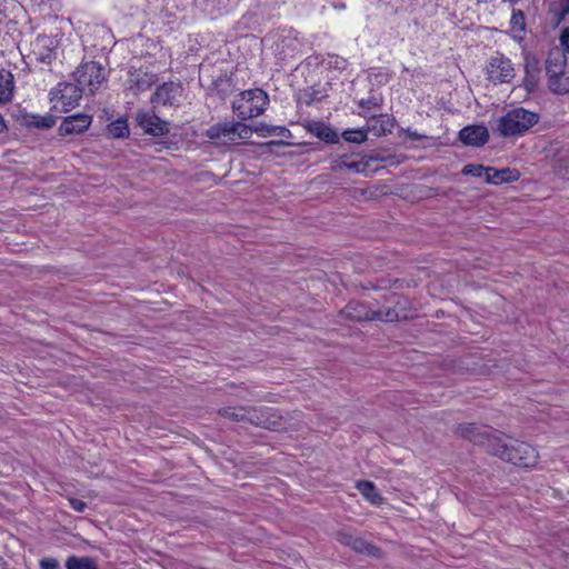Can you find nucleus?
<instances>
[{
    "mask_svg": "<svg viewBox=\"0 0 569 569\" xmlns=\"http://www.w3.org/2000/svg\"><path fill=\"white\" fill-rule=\"evenodd\" d=\"M490 67L492 69H497L498 71H512L513 67L511 64V61L506 58L501 53H496V56L491 57L490 59Z\"/></svg>",
    "mask_w": 569,
    "mask_h": 569,
    "instance_id": "nucleus-31",
    "label": "nucleus"
},
{
    "mask_svg": "<svg viewBox=\"0 0 569 569\" xmlns=\"http://www.w3.org/2000/svg\"><path fill=\"white\" fill-rule=\"evenodd\" d=\"M136 120L138 126L148 134L161 137L169 132V122L160 119L151 111H138Z\"/></svg>",
    "mask_w": 569,
    "mask_h": 569,
    "instance_id": "nucleus-12",
    "label": "nucleus"
},
{
    "mask_svg": "<svg viewBox=\"0 0 569 569\" xmlns=\"http://www.w3.org/2000/svg\"><path fill=\"white\" fill-rule=\"evenodd\" d=\"M58 56V41L49 36H38L32 42V51L29 56L38 62L51 64Z\"/></svg>",
    "mask_w": 569,
    "mask_h": 569,
    "instance_id": "nucleus-9",
    "label": "nucleus"
},
{
    "mask_svg": "<svg viewBox=\"0 0 569 569\" xmlns=\"http://www.w3.org/2000/svg\"><path fill=\"white\" fill-rule=\"evenodd\" d=\"M279 419L280 418L270 408L246 406L244 422L264 429L276 430L281 425Z\"/></svg>",
    "mask_w": 569,
    "mask_h": 569,
    "instance_id": "nucleus-7",
    "label": "nucleus"
},
{
    "mask_svg": "<svg viewBox=\"0 0 569 569\" xmlns=\"http://www.w3.org/2000/svg\"><path fill=\"white\" fill-rule=\"evenodd\" d=\"M4 129H6V123H4L2 116L0 114V132H2Z\"/></svg>",
    "mask_w": 569,
    "mask_h": 569,
    "instance_id": "nucleus-43",
    "label": "nucleus"
},
{
    "mask_svg": "<svg viewBox=\"0 0 569 569\" xmlns=\"http://www.w3.org/2000/svg\"><path fill=\"white\" fill-rule=\"evenodd\" d=\"M340 313L353 321H380V309L366 301H350Z\"/></svg>",
    "mask_w": 569,
    "mask_h": 569,
    "instance_id": "nucleus-8",
    "label": "nucleus"
},
{
    "mask_svg": "<svg viewBox=\"0 0 569 569\" xmlns=\"http://www.w3.org/2000/svg\"><path fill=\"white\" fill-rule=\"evenodd\" d=\"M510 32L519 43L523 41L526 34V17L520 9H512L510 19Z\"/></svg>",
    "mask_w": 569,
    "mask_h": 569,
    "instance_id": "nucleus-20",
    "label": "nucleus"
},
{
    "mask_svg": "<svg viewBox=\"0 0 569 569\" xmlns=\"http://www.w3.org/2000/svg\"><path fill=\"white\" fill-rule=\"evenodd\" d=\"M555 12L559 17L558 22L569 16V0H559L555 4Z\"/></svg>",
    "mask_w": 569,
    "mask_h": 569,
    "instance_id": "nucleus-35",
    "label": "nucleus"
},
{
    "mask_svg": "<svg viewBox=\"0 0 569 569\" xmlns=\"http://www.w3.org/2000/svg\"><path fill=\"white\" fill-rule=\"evenodd\" d=\"M218 415L234 422H244L246 406L224 407L218 410Z\"/></svg>",
    "mask_w": 569,
    "mask_h": 569,
    "instance_id": "nucleus-26",
    "label": "nucleus"
},
{
    "mask_svg": "<svg viewBox=\"0 0 569 569\" xmlns=\"http://www.w3.org/2000/svg\"><path fill=\"white\" fill-rule=\"evenodd\" d=\"M490 452L517 467L532 468L538 462L536 449L522 441L510 440L500 433L490 438Z\"/></svg>",
    "mask_w": 569,
    "mask_h": 569,
    "instance_id": "nucleus-1",
    "label": "nucleus"
},
{
    "mask_svg": "<svg viewBox=\"0 0 569 569\" xmlns=\"http://www.w3.org/2000/svg\"><path fill=\"white\" fill-rule=\"evenodd\" d=\"M525 71H529V62L527 61Z\"/></svg>",
    "mask_w": 569,
    "mask_h": 569,
    "instance_id": "nucleus-46",
    "label": "nucleus"
},
{
    "mask_svg": "<svg viewBox=\"0 0 569 569\" xmlns=\"http://www.w3.org/2000/svg\"><path fill=\"white\" fill-rule=\"evenodd\" d=\"M539 119L540 116L533 111L522 107L515 108L496 121V124L492 126V131L503 138L522 136L529 131L531 127L537 124Z\"/></svg>",
    "mask_w": 569,
    "mask_h": 569,
    "instance_id": "nucleus-2",
    "label": "nucleus"
},
{
    "mask_svg": "<svg viewBox=\"0 0 569 569\" xmlns=\"http://www.w3.org/2000/svg\"><path fill=\"white\" fill-rule=\"evenodd\" d=\"M488 167H485L482 164H466L462 169V174L465 176H472V177H485L486 178V170Z\"/></svg>",
    "mask_w": 569,
    "mask_h": 569,
    "instance_id": "nucleus-33",
    "label": "nucleus"
},
{
    "mask_svg": "<svg viewBox=\"0 0 569 569\" xmlns=\"http://www.w3.org/2000/svg\"><path fill=\"white\" fill-rule=\"evenodd\" d=\"M342 137L348 142L361 143L367 140V131L365 130H346Z\"/></svg>",
    "mask_w": 569,
    "mask_h": 569,
    "instance_id": "nucleus-32",
    "label": "nucleus"
},
{
    "mask_svg": "<svg viewBox=\"0 0 569 569\" xmlns=\"http://www.w3.org/2000/svg\"><path fill=\"white\" fill-rule=\"evenodd\" d=\"M520 178V172L517 169L503 168L495 169L488 167L486 170V182L492 184L515 182Z\"/></svg>",
    "mask_w": 569,
    "mask_h": 569,
    "instance_id": "nucleus-16",
    "label": "nucleus"
},
{
    "mask_svg": "<svg viewBox=\"0 0 569 569\" xmlns=\"http://www.w3.org/2000/svg\"><path fill=\"white\" fill-rule=\"evenodd\" d=\"M306 97H308V99H306V103L310 104L312 101H315L316 99H318L317 97H313L312 94H309L308 92L305 93Z\"/></svg>",
    "mask_w": 569,
    "mask_h": 569,
    "instance_id": "nucleus-42",
    "label": "nucleus"
},
{
    "mask_svg": "<svg viewBox=\"0 0 569 569\" xmlns=\"http://www.w3.org/2000/svg\"><path fill=\"white\" fill-rule=\"evenodd\" d=\"M392 123L390 121H387L386 123H381L380 130L378 131V134H385L386 132H391Z\"/></svg>",
    "mask_w": 569,
    "mask_h": 569,
    "instance_id": "nucleus-40",
    "label": "nucleus"
},
{
    "mask_svg": "<svg viewBox=\"0 0 569 569\" xmlns=\"http://www.w3.org/2000/svg\"><path fill=\"white\" fill-rule=\"evenodd\" d=\"M98 53L84 54L77 71H103L106 69L107 57L102 50H97Z\"/></svg>",
    "mask_w": 569,
    "mask_h": 569,
    "instance_id": "nucleus-19",
    "label": "nucleus"
},
{
    "mask_svg": "<svg viewBox=\"0 0 569 569\" xmlns=\"http://www.w3.org/2000/svg\"><path fill=\"white\" fill-rule=\"evenodd\" d=\"M457 432L479 445H487L488 450L490 451V438L493 436H498L499 432L491 430L490 428L486 426H477L475 423H461L457 427Z\"/></svg>",
    "mask_w": 569,
    "mask_h": 569,
    "instance_id": "nucleus-13",
    "label": "nucleus"
},
{
    "mask_svg": "<svg viewBox=\"0 0 569 569\" xmlns=\"http://www.w3.org/2000/svg\"><path fill=\"white\" fill-rule=\"evenodd\" d=\"M281 43H282V48L288 46V47H292L293 50L298 49V46H299L298 40L296 38H290V37L283 38Z\"/></svg>",
    "mask_w": 569,
    "mask_h": 569,
    "instance_id": "nucleus-39",
    "label": "nucleus"
},
{
    "mask_svg": "<svg viewBox=\"0 0 569 569\" xmlns=\"http://www.w3.org/2000/svg\"><path fill=\"white\" fill-rule=\"evenodd\" d=\"M502 76V78H500L499 80L502 82V81H506L507 77L509 76V73H500Z\"/></svg>",
    "mask_w": 569,
    "mask_h": 569,
    "instance_id": "nucleus-44",
    "label": "nucleus"
},
{
    "mask_svg": "<svg viewBox=\"0 0 569 569\" xmlns=\"http://www.w3.org/2000/svg\"><path fill=\"white\" fill-rule=\"evenodd\" d=\"M339 167L340 168L346 167L347 169H350V170H358V164L356 162L341 161Z\"/></svg>",
    "mask_w": 569,
    "mask_h": 569,
    "instance_id": "nucleus-41",
    "label": "nucleus"
},
{
    "mask_svg": "<svg viewBox=\"0 0 569 569\" xmlns=\"http://www.w3.org/2000/svg\"><path fill=\"white\" fill-rule=\"evenodd\" d=\"M548 86L555 93H569V73H550Z\"/></svg>",
    "mask_w": 569,
    "mask_h": 569,
    "instance_id": "nucleus-23",
    "label": "nucleus"
},
{
    "mask_svg": "<svg viewBox=\"0 0 569 569\" xmlns=\"http://www.w3.org/2000/svg\"><path fill=\"white\" fill-rule=\"evenodd\" d=\"M92 122V118L86 113H76L66 117L59 127L61 136L79 134L87 131Z\"/></svg>",
    "mask_w": 569,
    "mask_h": 569,
    "instance_id": "nucleus-14",
    "label": "nucleus"
},
{
    "mask_svg": "<svg viewBox=\"0 0 569 569\" xmlns=\"http://www.w3.org/2000/svg\"><path fill=\"white\" fill-rule=\"evenodd\" d=\"M547 68H560L568 67L569 68V53H567L563 47H555L550 49L548 57L546 59Z\"/></svg>",
    "mask_w": 569,
    "mask_h": 569,
    "instance_id": "nucleus-22",
    "label": "nucleus"
},
{
    "mask_svg": "<svg viewBox=\"0 0 569 569\" xmlns=\"http://www.w3.org/2000/svg\"><path fill=\"white\" fill-rule=\"evenodd\" d=\"M82 89L77 83L61 82L50 92L51 109L66 113L79 104Z\"/></svg>",
    "mask_w": 569,
    "mask_h": 569,
    "instance_id": "nucleus-5",
    "label": "nucleus"
},
{
    "mask_svg": "<svg viewBox=\"0 0 569 569\" xmlns=\"http://www.w3.org/2000/svg\"><path fill=\"white\" fill-rule=\"evenodd\" d=\"M269 102L268 94L261 89L242 91L232 102V108L241 119L260 116Z\"/></svg>",
    "mask_w": 569,
    "mask_h": 569,
    "instance_id": "nucleus-3",
    "label": "nucleus"
},
{
    "mask_svg": "<svg viewBox=\"0 0 569 569\" xmlns=\"http://www.w3.org/2000/svg\"><path fill=\"white\" fill-rule=\"evenodd\" d=\"M560 44L569 53V27L565 28L560 36Z\"/></svg>",
    "mask_w": 569,
    "mask_h": 569,
    "instance_id": "nucleus-38",
    "label": "nucleus"
},
{
    "mask_svg": "<svg viewBox=\"0 0 569 569\" xmlns=\"http://www.w3.org/2000/svg\"><path fill=\"white\" fill-rule=\"evenodd\" d=\"M251 128H252V133L256 132L260 137L278 136V137L288 138L291 136L290 131L286 127L270 126V124H267L263 122H261L254 127H251Z\"/></svg>",
    "mask_w": 569,
    "mask_h": 569,
    "instance_id": "nucleus-24",
    "label": "nucleus"
},
{
    "mask_svg": "<svg viewBox=\"0 0 569 569\" xmlns=\"http://www.w3.org/2000/svg\"><path fill=\"white\" fill-rule=\"evenodd\" d=\"M199 81L209 92L216 93L220 98H224L233 91L232 78L228 73H218L217 77H213L212 73H204Z\"/></svg>",
    "mask_w": 569,
    "mask_h": 569,
    "instance_id": "nucleus-11",
    "label": "nucleus"
},
{
    "mask_svg": "<svg viewBox=\"0 0 569 569\" xmlns=\"http://www.w3.org/2000/svg\"><path fill=\"white\" fill-rule=\"evenodd\" d=\"M356 488L373 506H380L383 501L382 496L377 490L375 483L368 480L357 481Z\"/></svg>",
    "mask_w": 569,
    "mask_h": 569,
    "instance_id": "nucleus-21",
    "label": "nucleus"
},
{
    "mask_svg": "<svg viewBox=\"0 0 569 569\" xmlns=\"http://www.w3.org/2000/svg\"><path fill=\"white\" fill-rule=\"evenodd\" d=\"M14 91L13 73H0V104L12 99Z\"/></svg>",
    "mask_w": 569,
    "mask_h": 569,
    "instance_id": "nucleus-25",
    "label": "nucleus"
},
{
    "mask_svg": "<svg viewBox=\"0 0 569 569\" xmlns=\"http://www.w3.org/2000/svg\"><path fill=\"white\" fill-rule=\"evenodd\" d=\"M41 569H59L60 565L56 558L47 557L39 561Z\"/></svg>",
    "mask_w": 569,
    "mask_h": 569,
    "instance_id": "nucleus-36",
    "label": "nucleus"
},
{
    "mask_svg": "<svg viewBox=\"0 0 569 569\" xmlns=\"http://www.w3.org/2000/svg\"><path fill=\"white\" fill-rule=\"evenodd\" d=\"M56 124V117L52 114L30 116V120H28V126H32L38 129H50Z\"/></svg>",
    "mask_w": 569,
    "mask_h": 569,
    "instance_id": "nucleus-28",
    "label": "nucleus"
},
{
    "mask_svg": "<svg viewBox=\"0 0 569 569\" xmlns=\"http://www.w3.org/2000/svg\"><path fill=\"white\" fill-rule=\"evenodd\" d=\"M69 505L77 512H83L87 508V503L84 501L76 498L69 499Z\"/></svg>",
    "mask_w": 569,
    "mask_h": 569,
    "instance_id": "nucleus-37",
    "label": "nucleus"
},
{
    "mask_svg": "<svg viewBox=\"0 0 569 569\" xmlns=\"http://www.w3.org/2000/svg\"><path fill=\"white\" fill-rule=\"evenodd\" d=\"M307 68H320L322 70H345L346 60L338 56H331L327 59H320L319 57H309L305 62Z\"/></svg>",
    "mask_w": 569,
    "mask_h": 569,
    "instance_id": "nucleus-17",
    "label": "nucleus"
},
{
    "mask_svg": "<svg viewBox=\"0 0 569 569\" xmlns=\"http://www.w3.org/2000/svg\"><path fill=\"white\" fill-rule=\"evenodd\" d=\"M67 569H98L93 559L89 557L70 556L66 561Z\"/></svg>",
    "mask_w": 569,
    "mask_h": 569,
    "instance_id": "nucleus-27",
    "label": "nucleus"
},
{
    "mask_svg": "<svg viewBox=\"0 0 569 569\" xmlns=\"http://www.w3.org/2000/svg\"><path fill=\"white\" fill-rule=\"evenodd\" d=\"M207 137L219 144L238 143L252 137V128L242 122H223L210 127Z\"/></svg>",
    "mask_w": 569,
    "mask_h": 569,
    "instance_id": "nucleus-4",
    "label": "nucleus"
},
{
    "mask_svg": "<svg viewBox=\"0 0 569 569\" xmlns=\"http://www.w3.org/2000/svg\"><path fill=\"white\" fill-rule=\"evenodd\" d=\"M269 144H279V142L271 141Z\"/></svg>",
    "mask_w": 569,
    "mask_h": 569,
    "instance_id": "nucleus-47",
    "label": "nucleus"
},
{
    "mask_svg": "<svg viewBox=\"0 0 569 569\" xmlns=\"http://www.w3.org/2000/svg\"><path fill=\"white\" fill-rule=\"evenodd\" d=\"M172 89L171 84L164 83L163 86L159 87L154 93L156 99L158 101H161L163 103H167L170 101V90Z\"/></svg>",
    "mask_w": 569,
    "mask_h": 569,
    "instance_id": "nucleus-34",
    "label": "nucleus"
},
{
    "mask_svg": "<svg viewBox=\"0 0 569 569\" xmlns=\"http://www.w3.org/2000/svg\"><path fill=\"white\" fill-rule=\"evenodd\" d=\"M462 143L472 147H482L489 140V131L482 124L467 126L459 131Z\"/></svg>",
    "mask_w": 569,
    "mask_h": 569,
    "instance_id": "nucleus-15",
    "label": "nucleus"
},
{
    "mask_svg": "<svg viewBox=\"0 0 569 569\" xmlns=\"http://www.w3.org/2000/svg\"><path fill=\"white\" fill-rule=\"evenodd\" d=\"M411 137H412L413 139H419V138H420V136H418L417 133H413Z\"/></svg>",
    "mask_w": 569,
    "mask_h": 569,
    "instance_id": "nucleus-45",
    "label": "nucleus"
},
{
    "mask_svg": "<svg viewBox=\"0 0 569 569\" xmlns=\"http://www.w3.org/2000/svg\"><path fill=\"white\" fill-rule=\"evenodd\" d=\"M108 132L113 138H126L129 136V128L127 120L124 119H117L108 124Z\"/></svg>",
    "mask_w": 569,
    "mask_h": 569,
    "instance_id": "nucleus-29",
    "label": "nucleus"
},
{
    "mask_svg": "<svg viewBox=\"0 0 569 569\" xmlns=\"http://www.w3.org/2000/svg\"><path fill=\"white\" fill-rule=\"evenodd\" d=\"M337 540L347 547H350L353 551L362 555H367L373 558H381L382 551L379 547L368 542L362 537L355 536L349 532L339 531L337 533Z\"/></svg>",
    "mask_w": 569,
    "mask_h": 569,
    "instance_id": "nucleus-10",
    "label": "nucleus"
},
{
    "mask_svg": "<svg viewBox=\"0 0 569 569\" xmlns=\"http://www.w3.org/2000/svg\"><path fill=\"white\" fill-rule=\"evenodd\" d=\"M305 128L326 142L335 143L338 141L337 132L322 121H307Z\"/></svg>",
    "mask_w": 569,
    "mask_h": 569,
    "instance_id": "nucleus-18",
    "label": "nucleus"
},
{
    "mask_svg": "<svg viewBox=\"0 0 569 569\" xmlns=\"http://www.w3.org/2000/svg\"><path fill=\"white\" fill-rule=\"evenodd\" d=\"M383 99L381 94L371 92V94L368 98L360 99L358 104L363 110L370 111V110H377L380 109L382 106Z\"/></svg>",
    "mask_w": 569,
    "mask_h": 569,
    "instance_id": "nucleus-30",
    "label": "nucleus"
},
{
    "mask_svg": "<svg viewBox=\"0 0 569 569\" xmlns=\"http://www.w3.org/2000/svg\"><path fill=\"white\" fill-rule=\"evenodd\" d=\"M379 309L380 321H400L409 318L410 301L405 296L390 293L383 296V305Z\"/></svg>",
    "mask_w": 569,
    "mask_h": 569,
    "instance_id": "nucleus-6",
    "label": "nucleus"
}]
</instances>
